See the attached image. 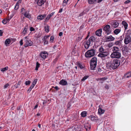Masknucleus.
<instances>
[{"instance_id": "55", "label": "nucleus", "mask_w": 131, "mask_h": 131, "mask_svg": "<svg viewBox=\"0 0 131 131\" xmlns=\"http://www.w3.org/2000/svg\"><path fill=\"white\" fill-rule=\"evenodd\" d=\"M103 0H95V2H96L97 3H99L102 2Z\"/></svg>"}, {"instance_id": "37", "label": "nucleus", "mask_w": 131, "mask_h": 131, "mask_svg": "<svg viewBox=\"0 0 131 131\" xmlns=\"http://www.w3.org/2000/svg\"><path fill=\"white\" fill-rule=\"evenodd\" d=\"M10 40L9 39H6L5 41V43L6 46H7V45L9 44L10 42Z\"/></svg>"}, {"instance_id": "12", "label": "nucleus", "mask_w": 131, "mask_h": 131, "mask_svg": "<svg viewBox=\"0 0 131 131\" xmlns=\"http://www.w3.org/2000/svg\"><path fill=\"white\" fill-rule=\"evenodd\" d=\"M84 128L86 131H89L91 128V125L88 123H86L84 125Z\"/></svg>"}, {"instance_id": "64", "label": "nucleus", "mask_w": 131, "mask_h": 131, "mask_svg": "<svg viewBox=\"0 0 131 131\" xmlns=\"http://www.w3.org/2000/svg\"><path fill=\"white\" fill-rule=\"evenodd\" d=\"M21 81H19L18 82L17 85H18V86H19L21 84Z\"/></svg>"}, {"instance_id": "20", "label": "nucleus", "mask_w": 131, "mask_h": 131, "mask_svg": "<svg viewBox=\"0 0 131 131\" xmlns=\"http://www.w3.org/2000/svg\"><path fill=\"white\" fill-rule=\"evenodd\" d=\"M59 84L63 86H65L67 84V82L66 80L62 79L60 81Z\"/></svg>"}, {"instance_id": "31", "label": "nucleus", "mask_w": 131, "mask_h": 131, "mask_svg": "<svg viewBox=\"0 0 131 131\" xmlns=\"http://www.w3.org/2000/svg\"><path fill=\"white\" fill-rule=\"evenodd\" d=\"M49 26L48 25H47L44 27L45 31L47 33L49 31Z\"/></svg>"}, {"instance_id": "6", "label": "nucleus", "mask_w": 131, "mask_h": 131, "mask_svg": "<svg viewBox=\"0 0 131 131\" xmlns=\"http://www.w3.org/2000/svg\"><path fill=\"white\" fill-rule=\"evenodd\" d=\"M111 24L112 27L117 28L118 27L119 24L116 20H114L111 22Z\"/></svg>"}, {"instance_id": "2", "label": "nucleus", "mask_w": 131, "mask_h": 131, "mask_svg": "<svg viewBox=\"0 0 131 131\" xmlns=\"http://www.w3.org/2000/svg\"><path fill=\"white\" fill-rule=\"evenodd\" d=\"M113 52L110 56L112 58H116L119 59L121 56V51L118 47L116 46L112 48Z\"/></svg>"}, {"instance_id": "18", "label": "nucleus", "mask_w": 131, "mask_h": 131, "mask_svg": "<svg viewBox=\"0 0 131 131\" xmlns=\"http://www.w3.org/2000/svg\"><path fill=\"white\" fill-rule=\"evenodd\" d=\"M97 58L95 57H94L91 59L90 63H92L95 64H97Z\"/></svg>"}, {"instance_id": "1", "label": "nucleus", "mask_w": 131, "mask_h": 131, "mask_svg": "<svg viewBox=\"0 0 131 131\" xmlns=\"http://www.w3.org/2000/svg\"><path fill=\"white\" fill-rule=\"evenodd\" d=\"M120 61L116 59L114 60L113 61L108 62L106 64L107 69L111 70L115 69L117 68L120 65Z\"/></svg>"}, {"instance_id": "51", "label": "nucleus", "mask_w": 131, "mask_h": 131, "mask_svg": "<svg viewBox=\"0 0 131 131\" xmlns=\"http://www.w3.org/2000/svg\"><path fill=\"white\" fill-rule=\"evenodd\" d=\"M30 30L31 31H35V29L32 27H31L30 28Z\"/></svg>"}, {"instance_id": "52", "label": "nucleus", "mask_w": 131, "mask_h": 131, "mask_svg": "<svg viewBox=\"0 0 131 131\" xmlns=\"http://www.w3.org/2000/svg\"><path fill=\"white\" fill-rule=\"evenodd\" d=\"M9 86V84L7 83L4 85V89L6 88Z\"/></svg>"}, {"instance_id": "29", "label": "nucleus", "mask_w": 131, "mask_h": 131, "mask_svg": "<svg viewBox=\"0 0 131 131\" xmlns=\"http://www.w3.org/2000/svg\"><path fill=\"white\" fill-rule=\"evenodd\" d=\"M90 63L91 69L92 70H94L96 67V64H95L92 63Z\"/></svg>"}, {"instance_id": "32", "label": "nucleus", "mask_w": 131, "mask_h": 131, "mask_svg": "<svg viewBox=\"0 0 131 131\" xmlns=\"http://www.w3.org/2000/svg\"><path fill=\"white\" fill-rule=\"evenodd\" d=\"M106 50L104 49L102 46H101L99 49V51L100 52V53H101Z\"/></svg>"}, {"instance_id": "42", "label": "nucleus", "mask_w": 131, "mask_h": 131, "mask_svg": "<svg viewBox=\"0 0 131 131\" xmlns=\"http://www.w3.org/2000/svg\"><path fill=\"white\" fill-rule=\"evenodd\" d=\"M96 71L97 73H101L102 71H103L100 67H98Z\"/></svg>"}, {"instance_id": "22", "label": "nucleus", "mask_w": 131, "mask_h": 131, "mask_svg": "<svg viewBox=\"0 0 131 131\" xmlns=\"http://www.w3.org/2000/svg\"><path fill=\"white\" fill-rule=\"evenodd\" d=\"M55 13V12H53L47 15V17L45 19L46 20H49L53 16Z\"/></svg>"}, {"instance_id": "10", "label": "nucleus", "mask_w": 131, "mask_h": 131, "mask_svg": "<svg viewBox=\"0 0 131 131\" xmlns=\"http://www.w3.org/2000/svg\"><path fill=\"white\" fill-rule=\"evenodd\" d=\"M84 44V46L85 48L86 49H88L89 46H90L91 45H90L91 44H91L90 42H89V41H88V40H86L83 43Z\"/></svg>"}, {"instance_id": "46", "label": "nucleus", "mask_w": 131, "mask_h": 131, "mask_svg": "<svg viewBox=\"0 0 131 131\" xmlns=\"http://www.w3.org/2000/svg\"><path fill=\"white\" fill-rule=\"evenodd\" d=\"M19 4L17 3L14 9L15 10H17L19 8Z\"/></svg>"}, {"instance_id": "33", "label": "nucleus", "mask_w": 131, "mask_h": 131, "mask_svg": "<svg viewBox=\"0 0 131 131\" xmlns=\"http://www.w3.org/2000/svg\"><path fill=\"white\" fill-rule=\"evenodd\" d=\"M107 79V78L106 77H104L102 78H99L96 79V80L97 81H99V80L100 81H104Z\"/></svg>"}, {"instance_id": "9", "label": "nucleus", "mask_w": 131, "mask_h": 131, "mask_svg": "<svg viewBox=\"0 0 131 131\" xmlns=\"http://www.w3.org/2000/svg\"><path fill=\"white\" fill-rule=\"evenodd\" d=\"M131 41V38L130 36H126L124 40V42L125 44H127Z\"/></svg>"}, {"instance_id": "34", "label": "nucleus", "mask_w": 131, "mask_h": 131, "mask_svg": "<svg viewBox=\"0 0 131 131\" xmlns=\"http://www.w3.org/2000/svg\"><path fill=\"white\" fill-rule=\"evenodd\" d=\"M122 41V40H120L117 41H116L115 42V44L116 45H120Z\"/></svg>"}, {"instance_id": "58", "label": "nucleus", "mask_w": 131, "mask_h": 131, "mask_svg": "<svg viewBox=\"0 0 131 131\" xmlns=\"http://www.w3.org/2000/svg\"><path fill=\"white\" fill-rule=\"evenodd\" d=\"M13 17V16H8L7 18H8V19H9V21H10V20Z\"/></svg>"}, {"instance_id": "57", "label": "nucleus", "mask_w": 131, "mask_h": 131, "mask_svg": "<svg viewBox=\"0 0 131 131\" xmlns=\"http://www.w3.org/2000/svg\"><path fill=\"white\" fill-rule=\"evenodd\" d=\"M84 14V13L83 12H82L79 15V16H83Z\"/></svg>"}, {"instance_id": "24", "label": "nucleus", "mask_w": 131, "mask_h": 131, "mask_svg": "<svg viewBox=\"0 0 131 131\" xmlns=\"http://www.w3.org/2000/svg\"><path fill=\"white\" fill-rule=\"evenodd\" d=\"M95 40V38L94 36H92L90 37L88 40L89 41V42H90V43L92 44V43Z\"/></svg>"}, {"instance_id": "14", "label": "nucleus", "mask_w": 131, "mask_h": 131, "mask_svg": "<svg viewBox=\"0 0 131 131\" xmlns=\"http://www.w3.org/2000/svg\"><path fill=\"white\" fill-rule=\"evenodd\" d=\"M46 1V0H38L37 4L38 6H41L44 4Z\"/></svg>"}, {"instance_id": "47", "label": "nucleus", "mask_w": 131, "mask_h": 131, "mask_svg": "<svg viewBox=\"0 0 131 131\" xmlns=\"http://www.w3.org/2000/svg\"><path fill=\"white\" fill-rule=\"evenodd\" d=\"M54 36H51L50 39V41L52 42H53L54 41Z\"/></svg>"}, {"instance_id": "39", "label": "nucleus", "mask_w": 131, "mask_h": 131, "mask_svg": "<svg viewBox=\"0 0 131 131\" xmlns=\"http://www.w3.org/2000/svg\"><path fill=\"white\" fill-rule=\"evenodd\" d=\"M88 2L90 4H95V0H88Z\"/></svg>"}, {"instance_id": "36", "label": "nucleus", "mask_w": 131, "mask_h": 131, "mask_svg": "<svg viewBox=\"0 0 131 131\" xmlns=\"http://www.w3.org/2000/svg\"><path fill=\"white\" fill-rule=\"evenodd\" d=\"M87 112L86 111H84L82 112L81 113V116L83 117H85L87 115Z\"/></svg>"}, {"instance_id": "5", "label": "nucleus", "mask_w": 131, "mask_h": 131, "mask_svg": "<svg viewBox=\"0 0 131 131\" xmlns=\"http://www.w3.org/2000/svg\"><path fill=\"white\" fill-rule=\"evenodd\" d=\"M109 54V52L107 50H106L101 53H100L98 54V56L102 58L107 56Z\"/></svg>"}, {"instance_id": "61", "label": "nucleus", "mask_w": 131, "mask_h": 131, "mask_svg": "<svg viewBox=\"0 0 131 131\" xmlns=\"http://www.w3.org/2000/svg\"><path fill=\"white\" fill-rule=\"evenodd\" d=\"M62 10H63V8H60V9L58 12L60 13H61L62 12Z\"/></svg>"}, {"instance_id": "27", "label": "nucleus", "mask_w": 131, "mask_h": 131, "mask_svg": "<svg viewBox=\"0 0 131 131\" xmlns=\"http://www.w3.org/2000/svg\"><path fill=\"white\" fill-rule=\"evenodd\" d=\"M121 31V29H116L113 31L114 34L116 35L118 34Z\"/></svg>"}, {"instance_id": "7", "label": "nucleus", "mask_w": 131, "mask_h": 131, "mask_svg": "<svg viewBox=\"0 0 131 131\" xmlns=\"http://www.w3.org/2000/svg\"><path fill=\"white\" fill-rule=\"evenodd\" d=\"M49 37L50 35L45 36L42 39V40L43 42L44 45L48 44V40Z\"/></svg>"}, {"instance_id": "59", "label": "nucleus", "mask_w": 131, "mask_h": 131, "mask_svg": "<svg viewBox=\"0 0 131 131\" xmlns=\"http://www.w3.org/2000/svg\"><path fill=\"white\" fill-rule=\"evenodd\" d=\"M82 37H83V36H82L79 37L78 38V40H81L82 39Z\"/></svg>"}, {"instance_id": "48", "label": "nucleus", "mask_w": 131, "mask_h": 131, "mask_svg": "<svg viewBox=\"0 0 131 131\" xmlns=\"http://www.w3.org/2000/svg\"><path fill=\"white\" fill-rule=\"evenodd\" d=\"M31 82L30 81L28 80L25 82V84L26 85H29L30 83Z\"/></svg>"}, {"instance_id": "15", "label": "nucleus", "mask_w": 131, "mask_h": 131, "mask_svg": "<svg viewBox=\"0 0 131 131\" xmlns=\"http://www.w3.org/2000/svg\"><path fill=\"white\" fill-rule=\"evenodd\" d=\"M88 117L92 121H96L98 120L97 117L93 115L89 116Z\"/></svg>"}, {"instance_id": "41", "label": "nucleus", "mask_w": 131, "mask_h": 131, "mask_svg": "<svg viewBox=\"0 0 131 131\" xmlns=\"http://www.w3.org/2000/svg\"><path fill=\"white\" fill-rule=\"evenodd\" d=\"M40 64L37 62L36 63V66L35 70H38V68L40 67Z\"/></svg>"}, {"instance_id": "60", "label": "nucleus", "mask_w": 131, "mask_h": 131, "mask_svg": "<svg viewBox=\"0 0 131 131\" xmlns=\"http://www.w3.org/2000/svg\"><path fill=\"white\" fill-rule=\"evenodd\" d=\"M3 32L1 30H0V36H2Z\"/></svg>"}, {"instance_id": "40", "label": "nucleus", "mask_w": 131, "mask_h": 131, "mask_svg": "<svg viewBox=\"0 0 131 131\" xmlns=\"http://www.w3.org/2000/svg\"><path fill=\"white\" fill-rule=\"evenodd\" d=\"M127 33L126 34V36H130L131 34V30L130 29L128 30L127 31Z\"/></svg>"}, {"instance_id": "30", "label": "nucleus", "mask_w": 131, "mask_h": 131, "mask_svg": "<svg viewBox=\"0 0 131 131\" xmlns=\"http://www.w3.org/2000/svg\"><path fill=\"white\" fill-rule=\"evenodd\" d=\"M77 63L78 67H79L80 69H82L84 68V66L80 62L78 61Z\"/></svg>"}, {"instance_id": "11", "label": "nucleus", "mask_w": 131, "mask_h": 131, "mask_svg": "<svg viewBox=\"0 0 131 131\" xmlns=\"http://www.w3.org/2000/svg\"><path fill=\"white\" fill-rule=\"evenodd\" d=\"M131 77V71H130L125 73L123 77V79H125Z\"/></svg>"}, {"instance_id": "8", "label": "nucleus", "mask_w": 131, "mask_h": 131, "mask_svg": "<svg viewBox=\"0 0 131 131\" xmlns=\"http://www.w3.org/2000/svg\"><path fill=\"white\" fill-rule=\"evenodd\" d=\"M25 43L24 44V46L25 47L28 46H32L33 42L31 40H26L25 41Z\"/></svg>"}, {"instance_id": "13", "label": "nucleus", "mask_w": 131, "mask_h": 131, "mask_svg": "<svg viewBox=\"0 0 131 131\" xmlns=\"http://www.w3.org/2000/svg\"><path fill=\"white\" fill-rule=\"evenodd\" d=\"M48 53L46 52H42L40 53V56L43 59H45L47 57Z\"/></svg>"}, {"instance_id": "35", "label": "nucleus", "mask_w": 131, "mask_h": 131, "mask_svg": "<svg viewBox=\"0 0 131 131\" xmlns=\"http://www.w3.org/2000/svg\"><path fill=\"white\" fill-rule=\"evenodd\" d=\"M105 112L104 110H103L101 108H99L98 109V112L101 114H103Z\"/></svg>"}, {"instance_id": "28", "label": "nucleus", "mask_w": 131, "mask_h": 131, "mask_svg": "<svg viewBox=\"0 0 131 131\" xmlns=\"http://www.w3.org/2000/svg\"><path fill=\"white\" fill-rule=\"evenodd\" d=\"M9 19L8 18H6L4 19L2 21V23L4 24H6L7 22L9 21Z\"/></svg>"}, {"instance_id": "38", "label": "nucleus", "mask_w": 131, "mask_h": 131, "mask_svg": "<svg viewBox=\"0 0 131 131\" xmlns=\"http://www.w3.org/2000/svg\"><path fill=\"white\" fill-rule=\"evenodd\" d=\"M69 0H64L63 2L62 5L63 6H65L67 4Z\"/></svg>"}, {"instance_id": "45", "label": "nucleus", "mask_w": 131, "mask_h": 131, "mask_svg": "<svg viewBox=\"0 0 131 131\" xmlns=\"http://www.w3.org/2000/svg\"><path fill=\"white\" fill-rule=\"evenodd\" d=\"M89 77L88 75H86L84 76L83 78L81 79V81H84L85 80H86Z\"/></svg>"}, {"instance_id": "26", "label": "nucleus", "mask_w": 131, "mask_h": 131, "mask_svg": "<svg viewBox=\"0 0 131 131\" xmlns=\"http://www.w3.org/2000/svg\"><path fill=\"white\" fill-rule=\"evenodd\" d=\"M28 28V26H26L24 27L22 33L24 35H25L27 32V31Z\"/></svg>"}, {"instance_id": "49", "label": "nucleus", "mask_w": 131, "mask_h": 131, "mask_svg": "<svg viewBox=\"0 0 131 131\" xmlns=\"http://www.w3.org/2000/svg\"><path fill=\"white\" fill-rule=\"evenodd\" d=\"M21 12L22 13H25V12H25V10L24 8H22L21 9Z\"/></svg>"}, {"instance_id": "16", "label": "nucleus", "mask_w": 131, "mask_h": 131, "mask_svg": "<svg viewBox=\"0 0 131 131\" xmlns=\"http://www.w3.org/2000/svg\"><path fill=\"white\" fill-rule=\"evenodd\" d=\"M102 32V29H100L96 31L95 34L97 36H100L101 35Z\"/></svg>"}, {"instance_id": "56", "label": "nucleus", "mask_w": 131, "mask_h": 131, "mask_svg": "<svg viewBox=\"0 0 131 131\" xmlns=\"http://www.w3.org/2000/svg\"><path fill=\"white\" fill-rule=\"evenodd\" d=\"M19 42L20 44V45L22 46L23 44V40L22 39Z\"/></svg>"}, {"instance_id": "17", "label": "nucleus", "mask_w": 131, "mask_h": 131, "mask_svg": "<svg viewBox=\"0 0 131 131\" xmlns=\"http://www.w3.org/2000/svg\"><path fill=\"white\" fill-rule=\"evenodd\" d=\"M21 14L24 15L25 17L29 19L31 18V14L29 13V12L28 13L27 11L26 12H25V13H21Z\"/></svg>"}, {"instance_id": "63", "label": "nucleus", "mask_w": 131, "mask_h": 131, "mask_svg": "<svg viewBox=\"0 0 131 131\" xmlns=\"http://www.w3.org/2000/svg\"><path fill=\"white\" fill-rule=\"evenodd\" d=\"M63 34V33L62 32H59V36H61Z\"/></svg>"}, {"instance_id": "62", "label": "nucleus", "mask_w": 131, "mask_h": 131, "mask_svg": "<svg viewBox=\"0 0 131 131\" xmlns=\"http://www.w3.org/2000/svg\"><path fill=\"white\" fill-rule=\"evenodd\" d=\"M90 34V32H88V35H87V36L85 38V39H87L88 38V37H89V36Z\"/></svg>"}, {"instance_id": "44", "label": "nucleus", "mask_w": 131, "mask_h": 131, "mask_svg": "<svg viewBox=\"0 0 131 131\" xmlns=\"http://www.w3.org/2000/svg\"><path fill=\"white\" fill-rule=\"evenodd\" d=\"M37 79H36L34 80V81H33V82L32 83V85L35 86V85H36V82H37Z\"/></svg>"}, {"instance_id": "23", "label": "nucleus", "mask_w": 131, "mask_h": 131, "mask_svg": "<svg viewBox=\"0 0 131 131\" xmlns=\"http://www.w3.org/2000/svg\"><path fill=\"white\" fill-rule=\"evenodd\" d=\"M122 24L124 26L125 30L127 29L128 27V24L125 21H123L122 23Z\"/></svg>"}, {"instance_id": "50", "label": "nucleus", "mask_w": 131, "mask_h": 131, "mask_svg": "<svg viewBox=\"0 0 131 131\" xmlns=\"http://www.w3.org/2000/svg\"><path fill=\"white\" fill-rule=\"evenodd\" d=\"M34 87L32 85H31L29 89L28 90V91H29L30 92L31 90Z\"/></svg>"}, {"instance_id": "53", "label": "nucleus", "mask_w": 131, "mask_h": 131, "mask_svg": "<svg viewBox=\"0 0 131 131\" xmlns=\"http://www.w3.org/2000/svg\"><path fill=\"white\" fill-rule=\"evenodd\" d=\"M131 1L129 0H127L125 1L124 2V3L125 4H127L129 3Z\"/></svg>"}, {"instance_id": "54", "label": "nucleus", "mask_w": 131, "mask_h": 131, "mask_svg": "<svg viewBox=\"0 0 131 131\" xmlns=\"http://www.w3.org/2000/svg\"><path fill=\"white\" fill-rule=\"evenodd\" d=\"M10 40V42L12 41V42H13L15 41L16 39H12V38H10L9 39Z\"/></svg>"}, {"instance_id": "4", "label": "nucleus", "mask_w": 131, "mask_h": 131, "mask_svg": "<svg viewBox=\"0 0 131 131\" xmlns=\"http://www.w3.org/2000/svg\"><path fill=\"white\" fill-rule=\"evenodd\" d=\"M103 31H104L107 35L110 34L112 31L111 30V26L109 25H105L103 29Z\"/></svg>"}, {"instance_id": "21", "label": "nucleus", "mask_w": 131, "mask_h": 131, "mask_svg": "<svg viewBox=\"0 0 131 131\" xmlns=\"http://www.w3.org/2000/svg\"><path fill=\"white\" fill-rule=\"evenodd\" d=\"M46 15H40L37 16V18L38 19L42 20L45 18Z\"/></svg>"}, {"instance_id": "3", "label": "nucleus", "mask_w": 131, "mask_h": 131, "mask_svg": "<svg viewBox=\"0 0 131 131\" xmlns=\"http://www.w3.org/2000/svg\"><path fill=\"white\" fill-rule=\"evenodd\" d=\"M95 54V50L93 49H92L87 51L85 54V56L86 58L91 57Z\"/></svg>"}, {"instance_id": "43", "label": "nucleus", "mask_w": 131, "mask_h": 131, "mask_svg": "<svg viewBox=\"0 0 131 131\" xmlns=\"http://www.w3.org/2000/svg\"><path fill=\"white\" fill-rule=\"evenodd\" d=\"M8 67H6L4 68H2L1 70V71L4 72L5 71L8 70Z\"/></svg>"}, {"instance_id": "25", "label": "nucleus", "mask_w": 131, "mask_h": 131, "mask_svg": "<svg viewBox=\"0 0 131 131\" xmlns=\"http://www.w3.org/2000/svg\"><path fill=\"white\" fill-rule=\"evenodd\" d=\"M122 49L123 51V52H126V53H125L126 54L129 51V49L128 47L126 46L124 47Z\"/></svg>"}, {"instance_id": "19", "label": "nucleus", "mask_w": 131, "mask_h": 131, "mask_svg": "<svg viewBox=\"0 0 131 131\" xmlns=\"http://www.w3.org/2000/svg\"><path fill=\"white\" fill-rule=\"evenodd\" d=\"M106 39L107 40V41H113L115 39V38L113 37L112 35H110L109 36L106 37H105Z\"/></svg>"}]
</instances>
